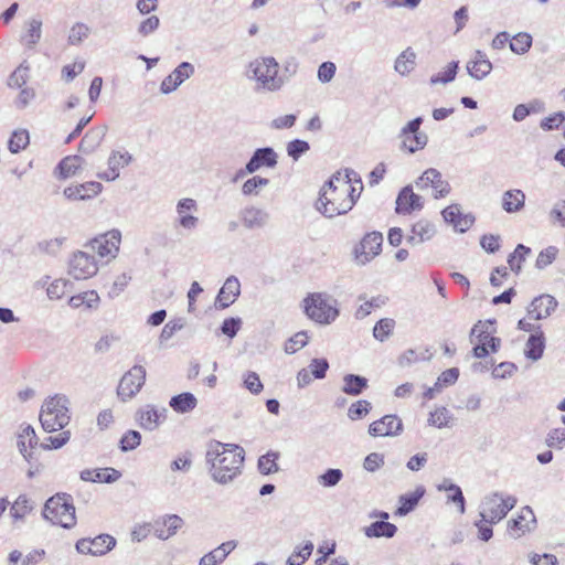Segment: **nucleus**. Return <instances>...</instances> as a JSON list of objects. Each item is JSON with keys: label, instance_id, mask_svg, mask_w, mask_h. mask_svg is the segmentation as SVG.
Returning a JSON list of instances; mask_svg holds the SVG:
<instances>
[{"label": "nucleus", "instance_id": "f257e3e1", "mask_svg": "<svg viewBox=\"0 0 565 565\" xmlns=\"http://www.w3.org/2000/svg\"><path fill=\"white\" fill-rule=\"evenodd\" d=\"M362 191L363 183L354 171H339L322 188L318 210L328 217L345 214L352 210Z\"/></svg>", "mask_w": 565, "mask_h": 565}, {"label": "nucleus", "instance_id": "f03ea898", "mask_svg": "<svg viewBox=\"0 0 565 565\" xmlns=\"http://www.w3.org/2000/svg\"><path fill=\"white\" fill-rule=\"evenodd\" d=\"M244 459L245 450L236 444L214 440L210 443L206 451L210 473L218 483H227L239 476Z\"/></svg>", "mask_w": 565, "mask_h": 565}, {"label": "nucleus", "instance_id": "7ed1b4c3", "mask_svg": "<svg viewBox=\"0 0 565 565\" xmlns=\"http://www.w3.org/2000/svg\"><path fill=\"white\" fill-rule=\"evenodd\" d=\"M43 519L63 529H73L76 523V508L71 494L57 492L50 497L42 510Z\"/></svg>", "mask_w": 565, "mask_h": 565}, {"label": "nucleus", "instance_id": "20e7f679", "mask_svg": "<svg viewBox=\"0 0 565 565\" xmlns=\"http://www.w3.org/2000/svg\"><path fill=\"white\" fill-rule=\"evenodd\" d=\"M472 353L477 359H483L497 353L501 348V339L497 337V328L491 320H479L470 331Z\"/></svg>", "mask_w": 565, "mask_h": 565}, {"label": "nucleus", "instance_id": "39448f33", "mask_svg": "<svg viewBox=\"0 0 565 565\" xmlns=\"http://www.w3.org/2000/svg\"><path fill=\"white\" fill-rule=\"evenodd\" d=\"M305 315L319 324H330L339 316L337 302L322 292L309 294L302 301Z\"/></svg>", "mask_w": 565, "mask_h": 565}, {"label": "nucleus", "instance_id": "423d86ee", "mask_svg": "<svg viewBox=\"0 0 565 565\" xmlns=\"http://www.w3.org/2000/svg\"><path fill=\"white\" fill-rule=\"evenodd\" d=\"M70 420L66 398L55 395L45 401L40 413V422L46 431L63 429Z\"/></svg>", "mask_w": 565, "mask_h": 565}, {"label": "nucleus", "instance_id": "0eeeda50", "mask_svg": "<svg viewBox=\"0 0 565 565\" xmlns=\"http://www.w3.org/2000/svg\"><path fill=\"white\" fill-rule=\"evenodd\" d=\"M254 78L268 90H277L282 85V79L279 76V65L277 61L271 57H260L250 63Z\"/></svg>", "mask_w": 565, "mask_h": 565}, {"label": "nucleus", "instance_id": "6e6552de", "mask_svg": "<svg viewBox=\"0 0 565 565\" xmlns=\"http://www.w3.org/2000/svg\"><path fill=\"white\" fill-rule=\"evenodd\" d=\"M516 498L513 495H503L492 493L487 497L482 503L480 516L490 524H495L503 520L507 514L516 505Z\"/></svg>", "mask_w": 565, "mask_h": 565}, {"label": "nucleus", "instance_id": "1a4fd4ad", "mask_svg": "<svg viewBox=\"0 0 565 565\" xmlns=\"http://www.w3.org/2000/svg\"><path fill=\"white\" fill-rule=\"evenodd\" d=\"M146 382V370L141 365H135L128 370L119 381L117 395L122 402L132 399L142 388Z\"/></svg>", "mask_w": 565, "mask_h": 565}, {"label": "nucleus", "instance_id": "9d476101", "mask_svg": "<svg viewBox=\"0 0 565 565\" xmlns=\"http://www.w3.org/2000/svg\"><path fill=\"white\" fill-rule=\"evenodd\" d=\"M422 118L417 117L411 120L401 130V147L403 150L414 153L425 148L428 137L425 132L420 131Z\"/></svg>", "mask_w": 565, "mask_h": 565}, {"label": "nucleus", "instance_id": "9b49d317", "mask_svg": "<svg viewBox=\"0 0 565 565\" xmlns=\"http://www.w3.org/2000/svg\"><path fill=\"white\" fill-rule=\"evenodd\" d=\"M383 245V235L380 232L366 233L354 248V257L359 263L365 264L376 257Z\"/></svg>", "mask_w": 565, "mask_h": 565}, {"label": "nucleus", "instance_id": "f8f14e48", "mask_svg": "<svg viewBox=\"0 0 565 565\" xmlns=\"http://www.w3.org/2000/svg\"><path fill=\"white\" fill-rule=\"evenodd\" d=\"M98 271V265L92 255L84 252L74 253L70 262L68 274L77 280L88 279Z\"/></svg>", "mask_w": 565, "mask_h": 565}, {"label": "nucleus", "instance_id": "ddd939ff", "mask_svg": "<svg viewBox=\"0 0 565 565\" xmlns=\"http://www.w3.org/2000/svg\"><path fill=\"white\" fill-rule=\"evenodd\" d=\"M417 189L422 191L431 190L435 198L446 196L450 192V186L441 177V173L434 169H427L416 180Z\"/></svg>", "mask_w": 565, "mask_h": 565}, {"label": "nucleus", "instance_id": "4468645a", "mask_svg": "<svg viewBox=\"0 0 565 565\" xmlns=\"http://www.w3.org/2000/svg\"><path fill=\"white\" fill-rule=\"evenodd\" d=\"M403 422L396 415H384L369 425V434L372 437H393L403 431Z\"/></svg>", "mask_w": 565, "mask_h": 565}, {"label": "nucleus", "instance_id": "2eb2a0df", "mask_svg": "<svg viewBox=\"0 0 565 565\" xmlns=\"http://www.w3.org/2000/svg\"><path fill=\"white\" fill-rule=\"evenodd\" d=\"M535 526L536 519L533 510L530 507H523L516 518L508 522V532L512 537L519 539L534 530Z\"/></svg>", "mask_w": 565, "mask_h": 565}, {"label": "nucleus", "instance_id": "dca6fc26", "mask_svg": "<svg viewBox=\"0 0 565 565\" xmlns=\"http://www.w3.org/2000/svg\"><path fill=\"white\" fill-rule=\"evenodd\" d=\"M121 235L118 231H109L94 238L89 246L100 257H115L119 250Z\"/></svg>", "mask_w": 565, "mask_h": 565}, {"label": "nucleus", "instance_id": "f3484780", "mask_svg": "<svg viewBox=\"0 0 565 565\" xmlns=\"http://www.w3.org/2000/svg\"><path fill=\"white\" fill-rule=\"evenodd\" d=\"M116 544L115 539L108 534H100L94 539H82L76 543L81 553L103 555L110 551Z\"/></svg>", "mask_w": 565, "mask_h": 565}, {"label": "nucleus", "instance_id": "a211bd4d", "mask_svg": "<svg viewBox=\"0 0 565 565\" xmlns=\"http://www.w3.org/2000/svg\"><path fill=\"white\" fill-rule=\"evenodd\" d=\"M103 191V184L96 181L71 184L63 191L64 196L71 201H86L99 195Z\"/></svg>", "mask_w": 565, "mask_h": 565}, {"label": "nucleus", "instance_id": "6ab92c4d", "mask_svg": "<svg viewBox=\"0 0 565 565\" xmlns=\"http://www.w3.org/2000/svg\"><path fill=\"white\" fill-rule=\"evenodd\" d=\"M167 417V409L164 407L158 408L153 405H146L140 407L136 413V420L138 425L147 430L158 428Z\"/></svg>", "mask_w": 565, "mask_h": 565}, {"label": "nucleus", "instance_id": "aec40b11", "mask_svg": "<svg viewBox=\"0 0 565 565\" xmlns=\"http://www.w3.org/2000/svg\"><path fill=\"white\" fill-rule=\"evenodd\" d=\"M441 215L447 223L461 233L468 231L475 223V216L470 213H463L458 204L448 205L443 210Z\"/></svg>", "mask_w": 565, "mask_h": 565}, {"label": "nucleus", "instance_id": "412c9836", "mask_svg": "<svg viewBox=\"0 0 565 565\" xmlns=\"http://www.w3.org/2000/svg\"><path fill=\"white\" fill-rule=\"evenodd\" d=\"M17 445L21 455L28 460L33 459V449L39 445V439L34 428L29 424H22L20 426Z\"/></svg>", "mask_w": 565, "mask_h": 565}, {"label": "nucleus", "instance_id": "4be33fe9", "mask_svg": "<svg viewBox=\"0 0 565 565\" xmlns=\"http://www.w3.org/2000/svg\"><path fill=\"white\" fill-rule=\"evenodd\" d=\"M183 525V520L177 514L166 515L153 522L152 529L154 535L161 540L173 536Z\"/></svg>", "mask_w": 565, "mask_h": 565}, {"label": "nucleus", "instance_id": "5701e85b", "mask_svg": "<svg viewBox=\"0 0 565 565\" xmlns=\"http://www.w3.org/2000/svg\"><path fill=\"white\" fill-rule=\"evenodd\" d=\"M423 207L422 198L417 195L412 186L403 188L396 198V212L398 214H409L415 210Z\"/></svg>", "mask_w": 565, "mask_h": 565}, {"label": "nucleus", "instance_id": "b1692460", "mask_svg": "<svg viewBox=\"0 0 565 565\" xmlns=\"http://www.w3.org/2000/svg\"><path fill=\"white\" fill-rule=\"evenodd\" d=\"M194 68L190 63H181L170 75H168L161 83V90L164 94L173 92L180 84H182L193 73Z\"/></svg>", "mask_w": 565, "mask_h": 565}, {"label": "nucleus", "instance_id": "393cba45", "mask_svg": "<svg viewBox=\"0 0 565 565\" xmlns=\"http://www.w3.org/2000/svg\"><path fill=\"white\" fill-rule=\"evenodd\" d=\"M241 294V284L236 277H228L222 286L217 298L216 306L224 309L235 302Z\"/></svg>", "mask_w": 565, "mask_h": 565}, {"label": "nucleus", "instance_id": "a878e982", "mask_svg": "<svg viewBox=\"0 0 565 565\" xmlns=\"http://www.w3.org/2000/svg\"><path fill=\"white\" fill-rule=\"evenodd\" d=\"M130 161V156L128 153H122L119 151L113 152L108 158V169L106 171L99 172L97 177L105 181H113L119 175V170L126 167Z\"/></svg>", "mask_w": 565, "mask_h": 565}, {"label": "nucleus", "instance_id": "bb28decb", "mask_svg": "<svg viewBox=\"0 0 565 565\" xmlns=\"http://www.w3.org/2000/svg\"><path fill=\"white\" fill-rule=\"evenodd\" d=\"M100 298L97 291L87 290L79 292L77 295L72 296L68 299V305L73 309H78L83 311L94 310L99 307Z\"/></svg>", "mask_w": 565, "mask_h": 565}, {"label": "nucleus", "instance_id": "cd10ccee", "mask_svg": "<svg viewBox=\"0 0 565 565\" xmlns=\"http://www.w3.org/2000/svg\"><path fill=\"white\" fill-rule=\"evenodd\" d=\"M84 160L82 157L73 154L63 158L55 169L58 179L65 180L75 177L83 169Z\"/></svg>", "mask_w": 565, "mask_h": 565}, {"label": "nucleus", "instance_id": "c85d7f7f", "mask_svg": "<svg viewBox=\"0 0 565 565\" xmlns=\"http://www.w3.org/2000/svg\"><path fill=\"white\" fill-rule=\"evenodd\" d=\"M491 70L492 63L487 55L480 51H477L472 60L467 64L469 75L479 81L490 74Z\"/></svg>", "mask_w": 565, "mask_h": 565}, {"label": "nucleus", "instance_id": "c756f323", "mask_svg": "<svg viewBox=\"0 0 565 565\" xmlns=\"http://www.w3.org/2000/svg\"><path fill=\"white\" fill-rule=\"evenodd\" d=\"M435 234L433 224L426 220H419L416 222L407 236V243L416 245L429 241Z\"/></svg>", "mask_w": 565, "mask_h": 565}, {"label": "nucleus", "instance_id": "7c9ffc66", "mask_svg": "<svg viewBox=\"0 0 565 565\" xmlns=\"http://www.w3.org/2000/svg\"><path fill=\"white\" fill-rule=\"evenodd\" d=\"M277 163V156L270 148L258 149L249 162L246 164V170L249 173L255 172L262 167H274Z\"/></svg>", "mask_w": 565, "mask_h": 565}, {"label": "nucleus", "instance_id": "2f4dec72", "mask_svg": "<svg viewBox=\"0 0 565 565\" xmlns=\"http://www.w3.org/2000/svg\"><path fill=\"white\" fill-rule=\"evenodd\" d=\"M556 302L551 296H540L535 298L529 309V315L536 320L544 319L555 309Z\"/></svg>", "mask_w": 565, "mask_h": 565}, {"label": "nucleus", "instance_id": "473e14b6", "mask_svg": "<svg viewBox=\"0 0 565 565\" xmlns=\"http://www.w3.org/2000/svg\"><path fill=\"white\" fill-rule=\"evenodd\" d=\"M33 511V503L26 494L19 495L10 507V516L13 522L24 521Z\"/></svg>", "mask_w": 565, "mask_h": 565}, {"label": "nucleus", "instance_id": "72a5a7b5", "mask_svg": "<svg viewBox=\"0 0 565 565\" xmlns=\"http://www.w3.org/2000/svg\"><path fill=\"white\" fill-rule=\"evenodd\" d=\"M196 209V203L193 199H182L177 206L179 214V223L184 228H193L196 226L198 217L190 214L191 211Z\"/></svg>", "mask_w": 565, "mask_h": 565}, {"label": "nucleus", "instance_id": "f704fd0d", "mask_svg": "<svg viewBox=\"0 0 565 565\" xmlns=\"http://www.w3.org/2000/svg\"><path fill=\"white\" fill-rule=\"evenodd\" d=\"M525 194L519 189L509 190L502 195V207L508 213H516L524 207Z\"/></svg>", "mask_w": 565, "mask_h": 565}, {"label": "nucleus", "instance_id": "c9c22d12", "mask_svg": "<svg viewBox=\"0 0 565 565\" xmlns=\"http://www.w3.org/2000/svg\"><path fill=\"white\" fill-rule=\"evenodd\" d=\"M367 387V380L360 375L347 374L343 377V393L356 396Z\"/></svg>", "mask_w": 565, "mask_h": 565}, {"label": "nucleus", "instance_id": "e433bc0d", "mask_svg": "<svg viewBox=\"0 0 565 565\" xmlns=\"http://www.w3.org/2000/svg\"><path fill=\"white\" fill-rule=\"evenodd\" d=\"M425 490L423 488H417L414 492L404 494L399 497V507L397 508L395 514L396 515H405L418 504L419 500L424 495Z\"/></svg>", "mask_w": 565, "mask_h": 565}, {"label": "nucleus", "instance_id": "4c0bfd02", "mask_svg": "<svg viewBox=\"0 0 565 565\" xmlns=\"http://www.w3.org/2000/svg\"><path fill=\"white\" fill-rule=\"evenodd\" d=\"M43 556L44 551L35 550L23 556L20 551L14 550L9 553L8 564L18 565L19 563H21V565H38L39 562L43 558Z\"/></svg>", "mask_w": 565, "mask_h": 565}, {"label": "nucleus", "instance_id": "58836bf2", "mask_svg": "<svg viewBox=\"0 0 565 565\" xmlns=\"http://www.w3.org/2000/svg\"><path fill=\"white\" fill-rule=\"evenodd\" d=\"M397 527L390 522L376 521L365 527L364 533L367 537H393Z\"/></svg>", "mask_w": 565, "mask_h": 565}, {"label": "nucleus", "instance_id": "ea45409f", "mask_svg": "<svg viewBox=\"0 0 565 565\" xmlns=\"http://www.w3.org/2000/svg\"><path fill=\"white\" fill-rule=\"evenodd\" d=\"M198 401L191 393H181L170 399V407L177 413H186L196 407Z\"/></svg>", "mask_w": 565, "mask_h": 565}, {"label": "nucleus", "instance_id": "a19ab883", "mask_svg": "<svg viewBox=\"0 0 565 565\" xmlns=\"http://www.w3.org/2000/svg\"><path fill=\"white\" fill-rule=\"evenodd\" d=\"M415 63L416 54L411 47H408L397 56L395 61V70L401 75H407L414 70Z\"/></svg>", "mask_w": 565, "mask_h": 565}, {"label": "nucleus", "instance_id": "79ce46f5", "mask_svg": "<svg viewBox=\"0 0 565 565\" xmlns=\"http://www.w3.org/2000/svg\"><path fill=\"white\" fill-rule=\"evenodd\" d=\"M438 489L447 492L448 502L454 503L457 507L459 513H465V497L458 486L452 483L447 484L445 482L444 484L439 486Z\"/></svg>", "mask_w": 565, "mask_h": 565}, {"label": "nucleus", "instance_id": "37998d69", "mask_svg": "<svg viewBox=\"0 0 565 565\" xmlns=\"http://www.w3.org/2000/svg\"><path fill=\"white\" fill-rule=\"evenodd\" d=\"M279 452L268 451L258 459V470L262 475L276 473L279 470L278 466Z\"/></svg>", "mask_w": 565, "mask_h": 565}, {"label": "nucleus", "instance_id": "c03bdc74", "mask_svg": "<svg viewBox=\"0 0 565 565\" xmlns=\"http://www.w3.org/2000/svg\"><path fill=\"white\" fill-rule=\"evenodd\" d=\"M385 303H386L385 297H383V296L372 297L371 299L365 300L363 303H361L358 307V309L355 311V318L364 319L367 316H370L372 312L382 308Z\"/></svg>", "mask_w": 565, "mask_h": 565}, {"label": "nucleus", "instance_id": "a18cd8bd", "mask_svg": "<svg viewBox=\"0 0 565 565\" xmlns=\"http://www.w3.org/2000/svg\"><path fill=\"white\" fill-rule=\"evenodd\" d=\"M396 322L392 318L380 319L373 328V337L383 342L387 340L394 332Z\"/></svg>", "mask_w": 565, "mask_h": 565}, {"label": "nucleus", "instance_id": "49530a36", "mask_svg": "<svg viewBox=\"0 0 565 565\" xmlns=\"http://www.w3.org/2000/svg\"><path fill=\"white\" fill-rule=\"evenodd\" d=\"M532 35L527 32H520L511 38L510 49L515 54H525L532 46Z\"/></svg>", "mask_w": 565, "mask_h": 565}, {"label": "nucleus", "instance_id": "de8ad7c7", "mask_svg": "<svg viewBox=\"0 0 565 565\" xmlns=\"http://www.w3.org/2000/svg\"><path fill=\"white\" fill-rule=\"evenodd\" d=\"M452 422V416L450 412L441 406L436 407L433 412H430L428 417V423L431 426H435L437 428H444L448 427Z\"/></svg>", "mask_w": 565, "mask_h": 565}, {"label": "nucleus", "instance_id": "09e8293b", "mask_svg": "<svg viewBox=\"0 0 565 565\" xmlns=\"http://www.w3.org/2000/svg\"><path fill=\"white\" fill-rule=\"evenodd\" d=\"M372 409V404L366 399L355 401L348 408V417L351 420H359L366 417Z\"/></svg>", "mask_w": 565, "mask_h": 565}, {"label": "nucleus", "instance_id": "8fccbe9b", "mask_svg": "<svg viewBox=\"0 0 565 565\" xmlns=\"http://www.w3.org/2000/svg\"><path fill=\"white\" fill-rule=\"evenodd\" d=\"M71 282L64 278H58L52 281L47 289V296L50 299H61L71 290Z\"/></svg>", "mask_w": 565, "mask_h": 565}, {"label": "nucleus", "instance_id": "3c124183", "mask_svg": "<svg viewBox=\"0 0 565 565\" xmlns=\"http://www.w3.org/2000/svg\"><path fill=\"white\" fill-rule=\"evenodd\" d=\"M531 253V249L522 244H519L514 252L509 256L508 264L511 270L519 273L522 267V263L526 256Z\"/></svg>", "mask_w": 565, "mask_h": 565}, {"label": "nucleus", "instance_id": "603ef678", "mask_svg": "<svg viewBox=\"0 0 565 565\" xmlns=\"http://www.w3.org/2000/svg\"><path fill=\"white\" fill-rule=\"evenodd\" d=\"M544 351V338L542 334H532L526 342V355L533 360L542 356Z\"/></svg>", "mask_w": 565, "mask_h": 565}, {"label": "nucleus", "instance_id": "864d4df0", "mask_svg": "<svg viewBox=\"0 0 565 565\" xmlns=\"http://www.w3.org/2000/svg\"><path fill=\"white\" fill-rule=\"evenodd\" d=\"M30 138L29 132L24 129L17 130L12 134L9 140V150L12 153H18L19 151L26 148L29 145Z\"/></svg>", "mask_w": 565, "mask_h": 565}, {"label": "nucleus", "instance_id": "5fc2aeb1", "mask_svg": "<svg viewBox=\"0 0 565 565\" xmlns=\"http://www.w3.org/2000/svg\"><path fill=\"white\" fill-rule=\"evenodd\" d=\"M242 221L246 227L259 226L264 222V214L258 209L248 207L244 210Z\"/></svg>", "mask_w": 565, "mask_h": 565}, {"label": "nucleus", "instance_id": "6e6d98bb", "mask_svg": "<svg viewBox=\"0 0 565 565\" xmlns=\"http://www.w3.org/2000/svg\"><path fill=\"white\" fill-rule=\"evenodd\" d=\"M70 440V431H62L56 436H50L41 443L40 447L44 450L58 449Z\"/></svg>", "mask_w": 565, "mask_h": 565}, {"label": "nucleus", "instance_id": "4d7b16f0", "mask_svg": "<svg viewBox=\"0 0 565 565\" xmlns=\"http://www.w3.org/2000/svg\"><path fill=\"white\" fill-rule=\"evenodd\" d=\"M313 551V544L308 542L298 551H295L287 559L288 565H302L306 559L311 555Z\"/></svg>", "mask_w": 565, "mask_h": 565}, {"label": "nucleus", "instance_id": "13d9d810", "mask_svg": "<svg viewBox=\"0 0 565 565\" xmlns=\"http://www.w3.org/2000/svg\"><path fill=\"white\" fill-rule=\"evenodd\" d=\"M309 337L306 332H297L285 344L287 353H295L302 349L308 343Z\"/></svg>", "mask_w": 565, "mask_h": 565}, {"label": "nucleus", "instance_id": "bf43d9fd", "mask_svg": "<svg viewBox=\"0 0 565 565\" xmlns=\"http://www.w3.org/2000/svg\"><path fill=\"white\" fill-rule=\"evenodd\" d=\"M89 34V28L84 23H76L72 26L68 34V43L72 45L81 44Z\"/></svg>", "mask_w": 565, "mask_h": 565}, {"label": "nucleus", "instance_id": "052dcab7", "mask_svg": "<svg viewBox=\"0 0 565 565\" xmlns=\"http://www.w3.org/2000/svg\"><path fill=\"white\" fill-rule=\"evenodd\" d=\"M141 435L137 430H128L120 439V448L124 451L132 450L140 445Z\"/></svg>", "mask_w": 565, "mask_h": 565}, {"label": "nucleus", "instance_id": "680f3d73", "mask_svg": "<svg viewBox=\"0 0 565 565\" xmlns=\"http://www.w3.org/2000/svg\"><path fill=\"white\" fill-rule=\"evenodd\" d=\"M557 253L558 250L554 246H548L547 248L543 249L536 258V267L545 268L546 266L551 265L556 259Z\"/></svg>", "mask_w": 565, "mask_h": 565}, {"label": "nucleus", "instance_id": "e2e57ef3", "mask_svg": "<svg viewBox=\"0 0 565 565\" xmlns=\"http://www.w3.org/2000/svg\"><path fill=\"white\" fill-rule=\"evenodd\" d=\"M120 472L114 468H96V482H114L120 478Z\"/></svg>", "mask_w": 565, "mask_h": 565}, {"label": "nucleus", "instance_id": "0e129e2a", "mask_svg": "<svg viewBox=\"0 0 565 565\" xmlns=\"http://www.w3.org/2000/svg\"><path fill=\"white\" fill-rule=\"evenodd\" d=\"M458 63L451 62L447 65L443 74H438L437 76L431 77L430 82L431 84L437 83H448L451 82L457 74Z\"/></svg>", "mask_w": 565, "mask_h": 565}, {"label": "nucleus", "instance_id": "69168bd1", "mask_svg": "<svg viewBox=\"0 0 565 565\" xmlns=\"http://www.w3.org/2000/svg\"><path fill=\"white\" fill-rule=\"evenodd\" d=\"M268 184V179L253 177L243 184V193L246 195L256 194L258 189Z\"/></svg>", "mask_w": 565, "mask_h": 565}, {"label": "nucleus", "instance_id": "338daca9", "mask_svg": "<svg viewBox=\"0 0 565 565\" xmlns=\"http://www.w3.org/2000/svg\"><path fill=\"white\" fill-rule=\"evenodd\" d=\"M548 447L563 448L565 446V430L562 428H555L550 431L546 438Z\"/></svg>", "mask_w": 565, "mask_h": 565}, {"label": "nucleus", "instance_id": "774afa93", "mask_svg": "<svg viewBox=\"0 0 565 565\" xmlns=\"http://www.w3.org/2000/svg\"><path fill=\"white\" fill-rule=\"evenodd\" d=\"M565 121V114L563 111L554 113L541 121V127L544 130H552L558 128Z\"/></svg>", "mask_w": 565, "mask_h": 565}]
</instances>
